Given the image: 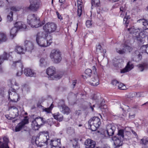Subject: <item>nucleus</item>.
<instances>
[{
	"mask_svg": "<svg viewBox=\"0 0 148 148\" xmlns=\"http://www.w3.org/2000/svg\"><path fill=\"white\" fill-rule=\"evenodd\" d=\"M50 144L51 146V148H61V147L60 140L59 139L51 140Z\"/></svg>",
	"mask_w": 148,
	"mask_h": 148,
	"instance_id": "obj_14",
	"label": "nucleus"
},
{
	"mask_svg": "<svg viewBox=\"0 0 148 148\" xmlns=\"http://www.w3.org/2000/svg\"><path fill=\"white\" fill-rule=\"evenodd\" d=\"M119 88L121 90H125L126 88L125 86L123 83H121L118 85Z\"/></svg>",
	"mask_w": 148,
	"mask_h": 148,
	"instance_id": "obj_50",
	"label": "nucleus"
},
{
	"mask_svg": "<svg viewBox=\"0 0 148 148\" xmlns=\"http://www.w3.org/2000/svg\"><path fill=\"white\" fill-rule=\"evenodd\" d=\"M81 0H77V4L78 10L77 11V15L79 17H80L82 14V2Z\"/></svg>",
	"mask_w": 148,
	"mask_h": 148,
	"instance_id": "obj_26",
	"label": "nucleus"
},
{
	"mask_svg": "<svg viewBox=\"0 0 148 148\" xmlns=\"http://www.w3.org/2000/svg\"><path fill=\"white\" fill-rule=\"evenodd\" d=\"M47 123L48 125L51 126L53 124V119L50 118L47 119L46 121H45V123Z\"/></svg>",
	"mask_w": 148,
	"mask_h": 148,
	"instance_id": "obj_47",
	"label": "nucleus"
},
{
	"mask_svg": "<svg viewBox=\"0 0 148 148\" xmlns=\"http://www.w3.org/2000/svg\"><path fill=\"white\" fill-rule=\"evenodd\" d=\"M90 108H91V109L92 110V111H94V108H93V107H95V105H93L92 106L91 105V104L90 103Z\"/></svg>",
	"mask_w": 148,
	"mask_h": 148,
	"instance_id": "obj_61",
	"label": "nucleus"
},
{
	"mask_svg": "<svg viewBox=\"0 0 148 148\" xmlns=\"http://www.w3.org/2000/svg\"><path fill=\"white\" fill-rule=\"evenodd\" d=\"M7 39L6 34L4 33L0 32V43L5 42Z\"/></svg>",
	"mask_w": 148,
	"mask_h": 148,
	"instance_id": "obj_33",
	"label": "nucleus"
},
{
	"mask_svg": "<svg viewBox=\"0 0 148 148\" xmlns=\"http://www.w3.org/2000/svg\"><path fill=\"white\" fill-rule=\"evenodd\" d=\"M4 3L2 0H0V8L3 6Z\"/></svg>",
	"mask_w": 148,
	"mask_h": 148,
	"instance_id": "obj_59",
	"label": "nucleus"
},
{
	"mask_svg": "<svg viewBox=\"0 0 148 148\" xmlns=\"http://www.w3.org/2000/svg\"><path fill=\"white\" fill-rule=\"evenodd\" d=\"M53 116L55 119L59 121H62L63 117V116L62 115L58 113L56 115L54 114Z\"/></svg>",
	"mask_w": 148,
	"mask_h": 148,
	"instance_id": "obj_40",
	"label": "nucleus"
},
{
	"mask_svg": "<svg viewBox=\"0 0 148 148\" xmlns=\"http://www.w3.org/2000/svg\"><path fill=\"white\" fill-rule=\"evenodd\" d=\"M34 120L36 123H37L40 127L43 124L45 123L44 120L42 117H37Z\"/></svg>",
	"mask_w": 148,
	"mask_h": 148,
	"instance_id": "obj_30",
	"label": "nucleus"
},
{
	"mask_svg": "<svg viewBox=\"0 0 148 148\" xmlns=\"http://www.w3.org/2000/svg\"><path fill=\"white\" fill-rule=\"evenodd\" d=\"M92 70L94 73L93 75H95V74H97L96 72L97 69L95 66H94L92 67Z\"/></svg>",
	"mask_w": 148,
	"mask_h": 148,
	"instance_id": "obj_56",
	"label": "nucleus"
},
{
	"mask_svg": "<svg viewBox=\"0 0 148 148\" xmlns=\"http://www.w3.org/2000/svg\"><path fill=\"white\" fill-rule=\"evenodd\" d=\"M120 108H122V110H124L125 109H126L127 108H128V106H126L125 105L123 104L122 106L120 105Z\"/></svg>",
	"mask_w": 148,
	"mask_h": 148,
	"instance_id": "obj_54",
	"label": "nucleus"
},
{
	"mask_svg": "<svg viewBox=\"0 0 148 148\" xmlns=\"http://www.w3.org/2000/svg\"><path fill=\"white\" fill-rule=\"evenodd\" d=\"M15 50L18 54H21L24 53L25 50L22 47L17 46L15 48Z\"/></svg>",
	"mask_w": 148,
	"mask_h": 148,
	"instance_id": "obj_29",
	"label": "nucleus"
},
{
	"mask_svg": "<svg viewBox=\"0 0 148 148\" xmlns=\"http://www.w3.org/2000/svg\"><path fill=\"white\" fill-rule=\"evenodd\" d=\"M104 101L103 100L100 103L99 108H100L102 112H107L108 111L107 106L104 104Z\"/></svg>",
	"mask_w": 148,
	"mask_h": 148,
	"instance_id": "obj_28",
	"label": "nucleus"
},
{
	"mask_svg": "<svg viewBox=\"0 0 148 148\" xmlns=\"http://www.w3.org/2000/svg\"><path fill=\"white\" fill-rule=\"evenodd\" d=\"M92 9V7H98L100 5V2L99 0H92L91 1Z\"/></svg>",
	"mask_w": 148,
	"mask_h": 148,
	"instance_id": "obj_35",
	"label": "nucleus"
},
{
	"mask_svg": "<svg viewBox=\"0 0 148 148\" xmlns=\"http://www.w3.org/2000/svg\"><path fill=\"white\" fill-rule=\"evenodd\" d=\"M127 29L131 34L135 33L136 34V33L138 34L139 33V32H138L139 30L138 29H135L134 27L128 28Z\"/></svg>",
	"mask_w": 148,
	"mask_h": 148,
	"instance_id": "obj_38",
	"label": "nucleus"
},
{
	"mask_svg": "<svg viewBox=\"0 0 148 148\" xmlns=\"http://www.w3.org/2000/svg\"><path fill=\"white\" fill-rule=\"evenodd\" d=\"M53 107V105L51 104L50 106L48 108H45L43 109V111L46 112L47 113L51 112V110Z\"/></svg>",
	"mask_w": 148,
	"mask_h": 148,
	"instance_id": "obj_45",
	"label": "nucleus"
},
{
	"mask_svg": "<svg viewBox=\"0 0 148 148\" xmlns=\"http://www.w3.org/2000/svg\"><path fill=\"white\" fill-rule=\"evenodd\" d=\"M122 49L116 48V51L117 53L120 54H123L127 52H130L133 50V48L125 42L121 45Z\"/></svg>",
	"mask_w": 148,
	"mask_h": 148,
	"instance_id": "obj_8",
	"label": "nucleus"
},
{
	"mask_svg": "<svg viewBox=\"0 0 148 148\" xmlns=\"http://www.w3.org/2000/svg\"><path fill=\"white\" fill-rule=\"evenodd\" d=\"M90 84L92 86H97L99 84V79L97 74L93 75L90 82Z\"/></svg>",
	"mask_w": 148,
	"mask_h": 148,
	"instance_id": "obj_19",
	"label": "nucleus"
},
{
	"mask_svg": "<svg viewBox=\"0 0 148 148\" xmlns=\"http://www.w3.org/2000/svg\"><path fill=\"white\" fill-rule=\"evenodd\" d=\"M101 124L100 119L95 116L91 118L88 122L89 128L93 131H96L99 127Z\"/></svg>",
	"mask_w": 148,
	"mask_h": 148,
	"instance_id": "obj_4",
	"label": "nucleus"
},
{
	"mask_svg": "<svg viewBox=\"0 0 148 148\" xmlns=\"http://www.w3.org/2000/svg\"><path fill=\"white\" fill-rule=\"evenodd\" d=\"M57 25L54 23L48 22L43 27L45 32H46L47 34H51L54 32L57 28Z\"/></svg>",
	"mask_w": 148,
	"mask_h": 148,
	"instance_id": "obj_6",
	"label": "nucleus"
},
{
	"mask_svg": "<svg viewBox=\"0 0 148 148\" xmlns=\"http://www.w3.org/2000/svg\"><path fill=\"white\" fill-rule=\"evenodd\" d=\"M36 41L38 44L42 47H47L52 42V38L46 32H40L37 34Z\"/></svg>",
	"mask_w": 148,
	"mask_h": 148,
	"instance_id": "obj_1",
	"label": "nucleus"
},
{
	"mask_svg": "<svg viewBox=\"0 0 148 148\" xmlns=\"http://www.w3.org/2000/svg\"><path fill=\"white\" fill-rule=\"evenodd\" d=\"M111 83L113 86H118L119 83L116 80H113L112 81Z\"/></svg>",
	"mask_w": 148,
	"mask_h": 148,
	"instance_id": "obj_53",
	"label": "nucleus"
},
{
	"mask_svg": "<svg viewBox=\"0 0 148 148\" xmlns=\"http://www.w3.org/2000/svg\"><path fill=\"white\" fill-rule=\"evenodd\" d=\"M73 146L74 148H79V147L78 145V144H77V143L76 144L74 145V144H73Z\"/></svg>",
	"mask_w": 148,
	"mask_h": 148,
	"instance_id": "obj_60",
	"label": "nucleus"
},
{
	"mask_svg": "<svg viewBox=\"0 0 148 148\" xmlns=\"http://www.w3.org/2000/svg\"><path fill=\"white\" fill-rule=\"evenodd\" d=\"M39 65L41 67H46L48 65V63L45 58H41L39 61Z\"/></svg>",
	"mask_w": 148,
	"mask_h": 148,
	"instance_id": "obj_32",
	"label": "nucleus"
},
{
	"mask_svg": "<svg viewBox=\"0 0 148 148\" xmlns=\"http://www.w3.org/2000/svg\"><path fill=\"white\" fill-rule=\"evenodd\" d=\"M29 86L27 84H25L22 86V90L23 92L26 91L27 92L29 90Z\"/></svg>",
	"mask_w": 148,
	"mask_h": 148,
	"instance_id": "obj_44",
	"label": "nucleus"
},
{
	"mask_svg": "<svg viewBox=\"0 0 148 148\" xmlns=\"http://www.w3.org/2000/svg\"><path fill=\"white\" fill-rule=\"evenodd\" d=\"M85 73L88 77H90L92 73V71L90 69H87L85 70Z\"/></svg>",
	"mask_w": 148,
	"mask_h": 148,
	"instance_id": "obj_48",
	"label": "nucleus"
},
{
	"mask_svg": "<svg viewBox=\"0 0 148 148\" xmlns=\"http://www.w3.org/2000/svg\"><path fill=\"white\" fill-rule=\"evenodd\" d=\"M76 83V80L74 81L72 83V84L73 85L74 87L75 86Z\"/></svg>",
	"mask_w": 148,
	"mask_h": 148,
	"instance_id": "obj_64",
	"label": "nucleus"
},
{
	"mask_svg": "<svg viewBox=\"0 0 148 148\" xmlns=\"http://www.w3.org/2000/svg\"><path fill=\"white\" fill-rule=\"evenodd\" d=\"M56 13L57 15L58 18L60 19H62L61 16L60 15L59 12L58 11H56Z\"/></svg>",
	"mask_w": 148,
	"mask_h": 148,
	"instance_id": "obj_58",
	"label": "nucleus"
},
{
	"mask_svg": "<svg viewBox=\"0 0 148 148\" xmlns=\"http://www.w3.org/2000/svg\"><path fill=\"white\" fill-rule=\"evenodd\" d=\"M142 58L141 55L138 51H136L134 53H133L131 56L132 60L136 62H138L140 61Z\"/></svg>",
	"mask_w": 148,
	"mask_h": 148,
	"instance_id": "obj_15",
	"label": "nucleus"
},
{
	"mask_svg": "<svg viewBox=\"0 0 148 148\" xmlns=\"http://www.w3.org/2000/svg\"><path fill=\"white\" fill-rule=\"evenodd\" d=\"M27 20L28 23L32 27H38L41 25L39 18L34 14L29 15Z\"/></svg>",
	"mask_w": 148,
	"mask_h": 148,
	"instance_id": "obj_3",
	"label": "nucleus"
},
{
	"mask_svg": "<svg viewBox=\"0 0 148 148\" xmlns=\"http://www.w3.org/2000/svg\"><path fill=\"white\" fill-rule=\"evenodd\" d=\"M14 27L17 28L18 30L20 29L24 30L26 27V25L22 22H16L14 25Z\"/></svg>",
	"mask_w": 148,
	"mask_h": 148,
	"instance_id": "obj_25",
	"label": "nucleus"
},
{
	"mask_svg": "<svg viewBox=\"0 0 148 148\" xmlns=\"http://www.w3.org/2000/svg\"><path fill=\"white\" fill-rule=\"evenodd\" d=\"M49 136L47 132H40L36 136L35 143L38 147H41L48 143Z\"/></svg>",
	"mask_w": 148,
	"mask_h": 148,
	"instance_id": "obj_2",
	"label": "nucleus"
},
{
	"mask_svg": "<svg viewBox=\"0 0 148 148\" xmlns=\"http://www.w3.org/2000/svg\"><path fill=\"white\" fill-rule=\"evenodd\" d=\"M138 66L139 70L141 71H142L144 70L146 65L144 63L143 64H140L138 65Z\"/></svg>",
	"mask_w": 148,
	"mask_h": 148,
	"instance_id": "obj_46",
	"label": "nucleus"
},
{
	"mask_svg": "<svg viewBox=\"0 0 148 148\" xmlns=\"http://www.w3.org/2000/svg\"><path fill=\"white\" fill-rule=\"evenodd\" d=\"M133 95H136V97H142L143 95V92H134Z\"/></svg>",
	"mask_w": 148,
	"mask_h": 148,
	"instance_id": "obj_52",
	"label": "nucleus"
},
{
	"mask_svg": "<svg viewBox=\"0 0 148 148\" xmlns=\"http://www.w3.org/2000/svg\"><path fill=\"white\" fill-rule=\"evenodd\" d=\"M86 25L88 27H91L92 25L91 21L89 20H87L86 22Z\"/></svg>",
	"mask_w": 148,
	"mask_h": 148,
	"instance_id": "obj_51",
	"label": "nucleus"
},
{
	"mask_svg": "<svg viewBox=\"0 0 148 148\" xmlns=\"http://www.w3.org/2000/svg\"><path fill=\"white\" fill-rule=\"evenodd\" d=\"M13 15V12H11L9 14V15L7 16V18L8 21H10L12 20V16Z\"/></svg>",
	"mask_w": 148,
	"mask_h": 148,
	"instance_id": "obj_49",
	"label": "nucleus"
},
{
	"mask_svg": "<svg viewBox=\"0 0 148 148\" xmlns=\"http://www.w3.org/2000/svg\"><path fill=\"white\" fill-rule=\"evenodd\" d=\"M135 113L132 114L131 113H130L129 114V117L130 118L132 119L134 118L135 117Z\"/></svg>",
	"mask_w": 148,
	"mask_h": 148,
	"instance_id": "obj_57",
	"label": "nucleus"
},
{
	"mask_svg": "<svg viewBox=\"0 0 148 148\" xmlns=\"http://www.w3.org/2000/svg\"><path fill=\"white\" fill-rule=\"evenodd\" d=\"M39 3L37 1H33L31 3L29 9L33 11H36L39 8Z\"/></svg>",
	"mask_w": 148,
	"mask_h": 148,
	"instance_id": "obj_24",
	"label": "nucleus"
},
{
	"mask_svg": "<svg viewBox=\"0 0 148 148\" xmlns=\"http://www.w3.org/2000/svg\"><path fill=\"white\" fill-rule=\"evenodd\" d=\"M134 92H133L130 94V97H136V95H133V93H134Z\"/></svg>",
	"mask_w": 148,
	"mask_h": 148,
	"instance_id": "obj_63",
	"label": "nucleus"
},
{
	"mask_svg": "<svg viewBox=\"0 0 148 148\" xmlns=\"http://www.w3.org/2000/svg\"><path fill=\"white\" fill-rule=\"evenodd\" d=\"M139 36L142 38H145L148 36V33L146 31H144L139 33Z\"/></svg>",
	"mask_w": 148,
	"mask_h": 148,
	"instance_id": "obj_43",
	"label": "nucleus"
},
{
	"mask_svg": "<svg viewBox=\"0 0 148 148\" xmlns=\"http://www.w3.org/2000/svg\"><path fill=\"white\" fill-rule=\"evenodd\" d=\"M16 65L20 67V70L19 71H18L16 74V76H19L21 75L22 74V69L23 68V65L20 60L15 61L14 62L13 64H12V66H15Z\"/></svg>",
	"mask_w": 148,
	"mask_h": 148,
	"instance_id": "obj_18",
	"label": "nucleus"
},
{
	"mask_svg": "<svg viewBox=\"0 0 148 148\" xmlns=\"http://www.w3.org/2000/svg\"><path fill=\"white\" fill-rule=\"evenodd\" d=\"M137 22L139 23H142L143 25V29H148V21L144 19H140Z\"/></svg>",
	"mask_w": 148,
	"mask_h": 148,
	"instance_id": "obj_27",
	"label": "nucleus"
},
{
	"mask_svg": "<svg viewBox=\"0 0 148 148\" xmlns=\"http://www.w3.org/2000/svg\"><path fill=\"white\" fill-rule=\"evenodd\" d=\"M18 30L15 27L11 29L10 31V36L12 38L16 36V33L17 32Z\"/></svg>",
	"mask_w": 148,
	"mask_h": 148,
	"instance_id": "obj_34",
	"label": "nucleus"
},
{
	"mask_svg": "<svg viewBox=\"0 0 148 148\" xmlns=\"http://www.w3.org/2000/svg\"><path fill=\"white\" fill-rule=\"evenodd\" d=\"M27 119H24L21 122L19 123L15 127V131L16 132L20 131L23 127L24 125L28 123Z\"/></svg>",
	"mask_w": 148,
	"mask_h": 148,
	"instance_id": "obj_13",
	"label": "nucleus"
},
{
	"mask_svg": "<svg viewBox=\"0 0 148 148\" xmlns=\"http://www.w3.org/2000/svg\"><path fill=\"white\" fill-rule=\"evenodd\" d=\"M116 129V127L113 125L109 124L106 127V129L104 131L105 134H107L108 136H112L114 133Z\"/></svg>",
	"mask_w": 148,
	"mask_h": 148,
	"instance_id": "obj_9",
	"label": "nucleus"
},
{
	"mask_svg": "<svg viewBox=\"0 0 148 148\" xmlns=\"http://www.w3.org/2000/svg\"><path fill=\"white\" fill-rule=\"evenodd\" d=\"M10 9L11 10L13 11H16L19 10V9L18 8L14 6L11 7L10 8Z\"/></svg>",
	"mask_w": 148,
	"mask_h": 148,
	"instance_id": "obj_55",
	"label": "nucleus"
},
{
	"mask_svg": "<svg viewBox=\"0 0 148 148\" xmlns=\"http://www.w3.org/2000/svg\"><path fill=\"white\" fill-rule=\"evenodd\" d=\"M112 140L114 142V144L116 147H120L122 146L123 144L122 139L119 138V137L117 136H114L112 138Z\"/></svg>",
	"mask_w": 148,
	"mask_h": 148,
	"instance_id": "obj_22",
	"label": "nucleus"
},
{
	"mask_svg": "<svg viewBox=\"0 0 148 148\" xmlns=\"http://www.w3.org/2000/svg\"><path fill=\"white\" fill-rule=\"evenodd\" d=\"M50 57L55 63H58L62 59L61 53L59 49H53L50 53Z\"/></svg>",
	"mask_w": 148,
	"mask_h": 148,
	"instance_id": "obj_5",
	"label": "nucleus"
},
{
	"mask_svg": "<svg viewBox=\"0 0 148 148\" xmlns=\"http://www.w3.org/2000/svg\"><path fill=\"white\" fill-rule=\"evenodd\" d=\"M140 144L148 147L147 145H148V138L145 137L143 138L140 140Z\"/></svg>",
	"mask_w": 148,
	"mask_h": 148,
	"instance_id": "obj_37",
	"label": "nucleus"
},
{
	"mask_svg": "<svg viewBox=\"0 0 148 148\" xmlns=\"http://www.w3.org/2000/svg\"><path fill=\"white\" fill-rule=\"evenodd\" d=\"M126 14V15L123 19V23L126 24V27L127 28V24H129L130 17L129 15H127Z\"/></svg>",
	"mask_w": 148,
	"mask_h": 148,
	"instance_id": "obj_41",
	"label": "nucleus"
},
{
	"mask_svg": "<svg viewBox=\"0 0 148 148\" xmlns=\"http://www.w3.org/2000/svg\"><path fill=\"white\" fill-rule=\"evenodd\" d=\"M101 47L100 45H99L97 47V49H99L100 50H101Z\"/></svg>",
	"mask_w": 148,
	"mask_h": 148,
	"instance_id": "obj_62",
	"label": "nucleus"
},
{
	"mask_svg": "<svg viewBox=\"0 0 148 148\" xmlns=\"http://www.w3.org/2000/svg\"><path fill=\"white\" fill-rule=\"evenodd\" d=\"M31 125L33 129L35 130H38L40 127V126H39L38 125L34 120L32 121Z\"/></svg>",
	"mask_w": 148,
	"mask_h": 148,
	"instance_id": "obj_36",
	"label": "nucleus"
},
{
	"mask_svg": "<svg viewBox=\"0 0 148 148\" xmlns=\"http://www.w3.org/2000/svg\"><path fill=\"white\" fill-rule=\"evenodd\" d=\"M24 45L25 47V50L26 51L31 52L34 49L33 43L30 41L25 40V42Z\"/></svg>",
	"mask_w": 148,
	"mask_h": 148,
	"instance_id": "obj_21",
	"label": "nucleus"
},
{
	"mask_svg": "<svg viewBox=\"0 0 148 148\" xmlns=\"http://www.w3.org/2000/svg\"><path fill=\"white\" fill-rule=\"evenodd\" d=\"M25 75L27 77H34L36 76V73L33 70L29 68H25L24 70Z\"/></svg>",
	"mask_w": 148,
	"mask_h": 148,
	"instance_id": "obj_16",
	"label": "nucleus"
},
{
	"mask_svg": "<svg viewBox=\"0 0 148 148\" xmlns=\"http://www.w3.org/2000/svg\"><path fill=\"white\" fill-rule=\"evenodd\" d=\"M46 73L49 76L50 78H49L51 80L55 79L57 80L60 79L62 77L61 76L59 75H57L53 76L56 73V69L55 67L52 66H50L46 70Z\"/></svg>",
	"mask_w": 148,
	"mask_h": 148,
	"instance_id": "obj_7",
	"label": "nucleus"
},
{
	"mask_svg": "<svg viewBox=\"0 0 148 148\" xmlns=\"http://www.w3.org/2000/svg\"><path fill=\"white\" fill-rule=\"evenodd\" d=\"M9 109L12 110L10 114L12 116L11 118L13 119L15 118L18 115V109L15 106H11L9 108Z\"/></svg>",
	"mask_w": 148,
	"mask_h": 148,
	"instance_id": "obj_20",
	"label": "nucleus"
},
{
	"mask_svg": "<svg viewBox=\"0 0 148 148\" xmlns=\"http://www.w3.org/2000/svg\"><path fill=\"white\" fill-rule=\"evenodd\" d=\"M140 50L142 53H146L148 54V44L142 46Z\"/></svg>",
	"mask_w": 148,
	"mask_h": 148,
	"instance_id": "obj_39",
	"label": "nucleus"
},
{
	"mask_svg": "<svg viewBox=\"0 0 148 148\" xmlns=\"http://www.w3.org/2000/svg\"><path fill=\"white\" fill-rule=\"evenodd\" d=\"M118 136L121 139H123L124 138V131L123 130H118L117 134Z\"/></svg>",
	"mask_w": 148,
	"mask_h": 148,
	"instance_id": "obj_42",
	"label": "nucleus"
},
{
	"mask_svg": "<svg viewBox=\"0 0 148 148\" xmlns=\"http://www.w3.org/2000/svg\"><path fill=\"white\" fill-rule=\"evenodd\" d=\"M84 144L86 148H94L95 147L96 143L95 141L88 139L85 141Z\"/></svg>",
	"mask_w": 148,
	"mask_h": 148,
	"instance_id": "obj_17",
	"label": "nucleus"
},
{
	"mask_svg": "<svg viewBox=\"0 0 148 148\" xmlns=\"http://www.w3.org/2000/svg\"><path fill=\"white\" fill-rule=\"evenodd\" d=\"M58 107L60 111L64 114H68L70 112L69 108L64 104V102L63 100L60 101L58 104Z\"/></svg>",
	"mask_w": 148,
	"mask_h": 148,
	"instance_id": "obj_10",
	"label": "nucleus"
},
{
	"mask_svg": "<svg viewBox=\"0 0 148 148\" xmlns=\"http://www.w3.org/2000/svg\"><path fill=\"white\" fill-rule=\"evenodd\" d=\"M9 97V99H10V101L12 102H16L18 101L19 97L18 95L14 91H10L8 92Z\"/></svg>",
	"mask_w": 148,
	"mask_h": 148,
	"instance_id": "obj_11",
	"label": "nucleus"
},
{
	"mask_svg": "<svg viewBox=\"0 0 148 148\" xmlns=\"http://www.w3.org/2000/svg\"><path fill=\"white\" fill-rule=\"evenodd\" d=\"M134 65L130 62H129L127 64V66L124 69L121 71V73H124L129 71L134 68Z\"/></svg>",
	"mask_w": 148,
	"mask_h": 148,
	"instance_id": "obj_23",
	"label": "nucleus"
},
{
	"mask_svg": "<svg viewBox=\"0 0 148 148\" xmlns=\"http://www.w3.org/2000/svg\"><path fill=\"white\" fill-rule=\"evenodd\" d=\"M9 140L5 136L3 138H0V148H10L8 145Z\"/></svg>",
	"mask_w": 148,
	"mask_h": 148,
	"instance_id": "obj_12",
	"label": "nucleus"
},
{
	"mask_svg": "<svg viewBox=\"0 0 148 148\" xmlns=\"http://www.w3.org/2000/svg\"><path fill=\"white\" fill-rule=\"evenodd\" d=\"M9 57V54H8L6 52H4L3 55L0 56V65L3 63L4 60H7Z\"/></svg>",
	"mask_w": 148,
	"mask_h": 148,
	"instance_id": "obj_31",
	"label": "nucleus"
}]
</instances>
